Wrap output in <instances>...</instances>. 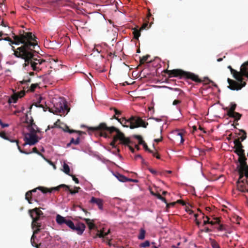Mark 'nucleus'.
<instances>
[{"instance_id": "nucleus-31", "label": "nucleus", "mask_w": 248, "mask_h": 248, "mask_svg": "<svg viewBox=\"0 0 248 248\" xmlns=\"http://www.w3.org/2000/svg\"><path fill=\"white\" fill-rule=\"evenodd\" d=\"M157 197L158 198V199L161 200L162 201L164 202H165L166 203H167V208H169L170 207V205H174L175 204V203L174 202H172V203H170V204H168L167 203V201H166V200L165 198L163 197L161 195H160L159 194H157Z\"/></svg>"}, {"instance_id": "nucleus-11", "label": "nucleus", "mask_w": 248, "mask_h": 248, "mask_svg": "<svg viewBox=\"0 0 248 248\" xmlns=\"http://www.w3.org/2000/svg\"><path fill=\"white\" fill-rule=\"evenodd\" d=\"M66 225L73 231H76L78 235H81L86 228L85 225L84 223H78L76 225H75L73 222L70 219Z\"/></svg>"}, {"instance_id": "nucleus-26", "label": "nucleus", "mask_w": 248, "mask_h": 248, "mask_svg": "<svg viewBox=\"0 0 248 248\" xmlns=\"http://www.w3.org/2000/svg\"><path fill=\"white\" fill-rule=\"evenodd\" d=\"M140 29L138 30L136 28L133 29V34L134 35V38L135 39H139V37L140 35Z\"/></svg>"}, {"instance_id": "nucleus-49", "label": "nucleus", "mask_w": 248, "mask_h": 248, "mask_svg": "<svg viewBox=\"0 0 248 248\" xmlns=\"http://www.w3.org/2000/svg\"><path fill=\"white\" fill-rule=\"evenodd\" d=\"M32 153H36L39 155H41V154L38 151L36 147H34L32 149Z\"/></svg>"}, {"instance_id": "nucleus-16", "label": "nucleus", "mask_w": 248, "mask_h": 248, "mask_svg": "<svg viewBox=\"0 0 248 248\" xmlns=\"http://www.w3.org/2000/svg\"><path fill=\"white\" fill-rule=\"evenodd\" d=\"M69 220L66 217H63L59 214L57 215L56 217V221L60 226H62L63 224L66 225Z\"/></svg>"}, {"instance_id": "nucleus-21", "label": "nucleus", "mask_w": 248, "mask_h": 248, "mask_svg": "<svg viewBox=\"0 0 248 248\" xmlns=\"http://www.w3.org/2000/svg\"><path fill=\"white\" fill-rule=\"evenodd\" d=\"M82 219L85 221L90 230H93L95 228V225L94 223V220H91L89 218H83Z\"/></svg>"}, {"instance_id": "nucleus-14", "label": "nucleus", "mask_w": 248, "mask_h": 248, "mask_svg": "<svg viewBox=\"0 0 248 248\" xmlns=\"http://www.w3.org/2000/svg\"><path fill=\"white\" fill-rule=\"evenodd\" d=\"M240 72V78L243 79V82H246L245 78L248 79V61L241 65Z\"/></svg>"}, {"instance_id": "nucleus-10", "label": "nucleus", "mask_w": 248, "mask_h": 248, "mask_svg": "<svg viewBox=\"0 0 248 248\" xmlns=\"http://www.w3.org/2000/svg\"><path fill=\"white\" fill-rule=\"evenodd\" d=\"M66 188V190H69V192L71 194H74L78 192V189H80L79 187H75L74 189L72 190L71 189H70L69 186L64 185V184H62L59 185L58 186L54 187L51 188H43V187H39L40 189L42 190V191L44 193H47V192H52L53 190H57L58 191L61 188Z\"/></svg>"}, {"instance_id": "nucleus-48", "label": "nucleus", "mask_w": 248, "mask_h": 248, "mask_svg": "<svg viewBox=\"0 0 248 248\" xmlns=\"http://www.w3.org/2000/svg\"><path fill=\"white\" fill-rule=\"evenodd\" d=\"M72 177V179H73V180L76 183V184H78L79 183V180L78 179L76 178L75 177V176L73 175H70Z\"/></svg>"}, {"instance_id": "nucleus-15", "label": "nucleus", "mask_w": 248, "mask_h": 248, "mask_svg": "<svg viewBox=\"0 0 248 248\" xmlns=\"http://www.w3.org/2000/svg\"><path fill=\"white\" fill-rule=\"evenodd\" d=\"M46 103L45 101H43L42 97L39 96L37 98V102L34 104V105L37 107L43 108L44 111H46L47 109L49 110L50 108L47 106Z\"/></svg>"}, {"instance_id": "nucleus-29", "label": "nucleus", "mask_w": 248, "mask_h": 248, "mask_svg": "<svg viewBox=\"0 0 248 248\" xmlns=\"http://www.w3.org/2000/svg\"><path fill=\"white\" fill-rule=\"evenodd\" d=\"M0 137L4 140H9L11 142H14L15 141H16V140H12V139H10V138H9L6 135V134L4 131L0 132Z\"/></svg>"}, {"instance_id": "nucleus-1", "label": "nucleus", "mask_w": 248, "mask_h": 248, "mask_svg": "<svg viewBox=\"0 0 248 248\" xmlns=\"http://www.w3.org/2000/svg\"><path fill=\"white\" fill-rule=\"evenodd\" d=\"M12 38L13 40L9 37L4 38L3 40L8 41L11 46L13 44H22L16 49L12 46V49L16 57L24 60L23 67L25 68L30 65L32 70L36 72L41 71V66L46 61L43 59H38L34 58V53L36 52L35 47H39L36 36L32 32H26L20 30L17 35L13 33Z\"/></svg>"}, {"instance_id": "nucleus-28", "label": "nucleus", "mask_w": 248, "mask_h": 248, "mask_svg": "<svg viewBox=\"0 0 248 248\" xmlns=\"http://www.w3.org/2000/svg\"><path fill=\"white\" fill-rule=\"evenodd\" d=\"M117 179L121 182H127L128 178L126 177L124 175H123L121 174L118 173L116 175Z\"/></svg>"}, {"instance_id": "nucleus-27", "label": "nucleus", "mask_w": 248, "mask_h": 248, "mask_svg": "<svg viewBox=\"0 0 248 248\" xmlns=\"http://www.w3.org/2000/svg\"><path fill=\"white\" fill-rule=\"evenodd\" d=\"M64 131L65 132H69V133H77L79 134V135H81L82 133H84V132L81 131H76L74 130H71L69 129V127L68 126H65V128L64 129Z\"/></svg>"}, {"instance_id": "nucleus-32", "label": "nucleus", "mask_w": 248, "mask_h": 248, "mask_svg": "<svg viewBox=\"0 0 248 248\" xmlns=\"http://www.w3.org/2000/svg\"><path fill=\"white\" fill-rule=\"evenodd\" d=\"M63 171L67 175H71L70 174V168L69 166L65 163L63 165Z\"/></svg>"}, {"instance_id": "nucleus-9", "label": "nucleus", "mask_w": 248, "mask_h": 248, "mask_svg": "<svg viewBox=\"0 0 248 248\" xmlns=\"http://www.w3.org/2000/svg\"><path fill=\"white\" fill-rule=\"evenodd\" d=\"M30 133H27L25 134L24 137V140L25 143L24 145L29 144L30 145H33L37 143L39 141L38 137L36 134L40 133V129L35 130L34 127L30 129Z\"/></svg>"}, {"instance_id": "nucleus-60", "label": "nucleus", "mask_w": 248, "mask_h": 248, "mask_svg": "<svg viewBox=\"0 0 248 248\" xmlns=\"http://www.w3.org/2000/svg\"><path fill=\"white\" fill-rule=\"evenodd\" d=\"M79 207L85 213L86 215H87V214H90V213L88 212L86 209L83 208L81 206H79Z\"/></svg>"}, {"instance_id": "nucleus-12", "label": "nucleus", "mask_w": 248, "mask_h": 248, "mask_svg": "<svg viewBox=\"0 0 248 248\" xmlns=\"http://www.w3.org/2000/svg\"><path fill=\"white\" fill-rule=\"evenodd\" d=\"M69 109L70 108H68L67 104L63 102L60 104H57V106H55V110H53L52 108H49V111L54 114H58L61 113H64L65 110L68 112Z\"/></svg>"}, {"instance_id": "nucleus-38", "label": "nucleus", "mask_w": 248, "mask_h": 248, "mask_svg": "<svg viewBox=\"0 0 248 248\" xmlns=\"http://www.w3.org/2000/svg\"><path fill=\"white\" fill-rule=\"evenodd\" d=\"M14 142H16L17 148L20 153L25 154H29L31 153V152H27L26 151L22 150L21 149V147L19 145L18 140H16V141H15Z\"/></svg>"}, {"instance_id": "nucleus-35", "label": "nucleus", "mask_w": 248, "mask_h": 248, "mask_svg": "<svg viewBox=\"0 0 248 248\" xmlns=\"http://www.w3.org/2000/svg\"><path fill=\"white\" fill-rule=\"evenodd\" d=\"M30 217L32 218V222L31 223H36L37 222H39V220L41 218L40 217L37 216L36 215L35 217L34 216V215L33 214H30Z\"/></svg>"}, {"instance_id": "nucleus-8", "label": "nucleus", "mask_w": 248, "mask_h": 248, "mask_svg": "<svg viewBox=\"0 0 248 248\" xmlns=\"http://www.w3.org/2000/svg\"><path fill=\"white\" fill-rule=\"evenodd\" d=\"M39 187H43V186H39L31 190L28 191L25 195V199L28 201L29 203H32L31 200L33 199L34 201L37 202L42 201L44 198V193L42 190L40 189ZM43 188H45L43 187Z\"/></svg>"}, {"instance_id": "nucleus-7", "label": "nucleus", "mask_w": 248, "mask_h": 248, "mask_svg": "<svg viewBox=\"0 0 248 248\" xmlns=\"http://www.w3.org/2000/svg\"><path fill=\"white\" fill-rule=\"evenodd\" d=\"M234 143H235V146L237 148L236 150L235 151V153L239 156L238 162L239 163H241L244 167H245V169H246L245 173L246 177L248 178V165L247 163V158L245 156V150L243 149V146L238 140H235Z\"/></svg>"}, {"instance_id": "nucleus-50", "label": "nucleus", "mask_w": 248, "mask_h": 248, "mask_svg": "<svg viewBox=\"0 0 248 248\" xmlns=\"http://www.w3.org/2000/svg\"><path fill=\"white\" fill-rule=\"evenodd\" d=\"M148 170L150 171L151 173H152L153 174L155 175L157 173V172L156 170H154V169L149 168Z\"/></svg>"}, {"instance_id": "nucleus-2", "label": "nucleus", "mask_w": 248, "mask_h": 248, "mask_svg": "<svg viewBox=\"0 0 248 248\" xmlns=\"http://www.w3.org/2000/svg\"><path fill=\"white\" fill-rule=\"evenodd\" d=\"M88 130L93 132H97L99 133L100 136L105 138L108 137V133L111 134L114 132H116V135L113 137V140L110 144L113 148H116L115 143L118 140H120L121 143L124 145H128V144H130L131 142L130 139L125 138L124 134L116 127L114 126L108 127L105 123H100L98 126L96 127H88Z\"/></svg>"}, {"instance_id": "nucleus-39", "label": "nucleus", "mask_w": 248, "mask_h": 248, "mask_svg": "<svg viewBox=\"0 0 248 248\" xmlns=\"http://www.w3.org/2000/svg\"><path fill=\"white\" fill-rule=\"evenodd\" d=\"M150 57V55H147L146 56H143L142 58H140V63L143 64L145 62H146L148 58Z\"/></svg>"}, {"instance_id": "nucleus-41", "label": "nucleus", "mask_w": 248, "mask_h": 248, "mask_svg": "<svg viewBox=\"0 0 248 248\" xmlns=\"http://www.w3.org/2000/svg\"><path fill=\"white\" fill-rule=\"evenodd\" d=\"M140 246L142 248L149 247L150 246V242L148 240H146L144 242L141 243Z\"/></svg>"}, {"instance_id": "nucleus-54", "label": "nucleus", "mask_w": 248, "mask_h": 248, "mask_svg": "<svg viewBox=\"0 0 248 248\" xmlns=\"http://www.w3.org/2000/svg\"><path fill=\"white\" fill-rule=\"evenodd\" d=\"M181 102V101L180 100H174L173 101V103H172V104L173 105H176L178 104H180V103Z\"/></svg>"}, {"instance_id": "nucleus-13", "label": "nucleus", "mask_w": 248, "mask_h": 248, "mask_svg": "<svg viewBox=\"0 0 248 248\" xmlns=\"http://www.w3.org/2000/svg\"><path fill=\"white\" fill-rule=\"evenodd\" d=\"M148 13L147 15L146 18L145 19L144 23L142 24L141 27H140V30H143L146 29V28H149L151 27V25L153 23V21L151 20V19L153 20L154 17H152V14L150 12V10L148 9Z\"/></svg>"}, {"instance_id": "nucleus-33", "label": "nucleus", "mask_w": 248, "mask_h": 248, "mask_svg": "<svg viewBox=\"0 0 248 248\" xmlns=\"http://www.w3.org/2000/svg\"><path fill=\"white\" fill-rule=\"evenodd\" d=\"M134 138L139 140V144L140 145H143L145 142L143 140L142 138L140 135H135L133 136Z\"/></svg>"}, {"instance_id": "nucleus-43", "label": "nucleus", "mask_w": 248, "mask_h": 248, "mask_svg": "<svg viewBox=\"0 0 248 248\" xmlns=\"http://www.w3.org/2000/svg\"><path fill=\"white\" fill-rule=\"evenodd\" d=\"M226 226L223 224H219L218 227L217 228V230L220 231H225L226 230Z\"/></svg>"}, {"instance_id": "nucleus-36", "label": "nucleus", "mask_w": 248, "mask_h": 248, "mask_svg": "<svg viewBox=\"0 0 248 248\" xmlns=\"http://www.w3.org/2000/svg\"><path fill=\"white\" fill-rule=\"evenodd\" d=\"M146 232L143 229H140V234L138 236V238L140 240H143L145 238Z\"/></svg>"}, {"instance_id": "nucleus-20", "label": "nucleus", "mask_w": 248, "mask_h": 248, "mask_svg": "<svg viewBox=\"0 0 248 248\" xmlns=\"http://www.w3.org/2000/svg\"><path fill=\"white\" fill-rule=\"evenodd\" d=\"M239 131L243 133V134L242 136H241L240 138H238L237 139H235L234 140V141H233V143L234 144V148H235V150L234 151V153H235V151L237 149V148H236V147L235 146V143H234V141H235V140H238L239 141V142L241 143V142L244 141L247 138V133H246V131L244 130H243V129H240V130H239Z\"/></svg>"}, {"instance_id": "nucleus-56", "label": "nucleus", "mask_w": 248, "mask_h": 248, "mask_svg": "<svg viewBox=\"0 0 248 248\" xmlns=\"http://www.w3.org/2000/svg\"><path fill=\"white\" fill-rule=\"evenodd\" d=\"M127 182H138V180L136 179H133L130 178H128Z\"/></svg>"}, {"instance_id": "nucleus-59", "label": "nucleus", "mask_w": 248, "mask_h": 248, "mask_svg": "<svg viewBox=\"0 0 248 248\" xmlns=\"http://www.w3.org/2000/svg\"><path fill=\"white\" fill-rule=\"evenodd\" d=\"M130 144H128V145H126L128 147H129V149H130V150L131 151V152L132 153H134V151H135V150L130 145H129Z\"/></svg>"}, {"instance_id": "nucleus-55", "label": "nucleus", "mask_w": 248, "mask_h": 248, "mask_svg": "<svg viewBox=\"0 0 248 248\" xmlns=\"http://www.w3.org/2000/svg\"><path fill=\"white\" fill-rule=\"evenodd\" d=\"M152 154H153V155L154 157H155L157 159H160V156H159V155L157 154L156 152H153V153H152Z\"/></svg>"}, {"instance_id": "nucleus-19", "label": "nucleus", "mask_w": 248, "mask_h": 248, "mask_svg": "<svg viewBox=\"0 0 248 248\" xmlns=\"http://www.w3.org/2000/svg\"><path fill=\"white\" fill-rule=\"evenodd\" d=\"M236 106L237 105L235 103H231L230 108H225V110L227 111V114L228 116H232V113L235 112V109L236 108Z\"/></svg>"}, {"instance_id": "nucleus-30", "label": "nucleus", "mask_w": 248, "mask_h": 248, "mask_svg": "<svg viewBox=\"0 0 248 248\" xmlns=\"http://www.w3.org/2000/svg\"><path fill=\"white\" fill-rule=\"evenodd\" d=\"M80 136V135H79V134H78V136L76 140H75L74 138H71L70 141L69 143H68L67 144V146H69L70 144H73L75 145L78 144L79 143V139H80L79 136Z\"/></svg>"}, {"instance_id": "nucleus-34", "label": "nucleus", "mask_w": 248, "mask_h": 248, "mask_svg": "<svg viewBox=\"0 0 248 248\" xmlns=\"http://www.w3.org/2000/svg\"><path fill=\"white\" fill-rule=\"evenodd\" d=\"M209 240L211 242V245L213 248H220L218 244L214 239L210 238Z\"/></svg>"}, {"instance_id": "nucleus-51", "label": "nucleus", "mask_w": 248, "mask_h": 248, "mask_svg": "<svg viewBox=\"0 0 248 248\" xmlns=\"http://www.w3.org/2000/svg\"><path fill=\"white\" fill-rule=\"evenodd\" d=\"M17 95L18 96V98H21L25 95V92L24 91H21Z\"/></svg>"}, {"instance_id": "nucleus-40", "label": "nucleus", "mask_w": 248, "mask_h": 248, "mask_svg": "<svg viewBox=\"0 0 248 248\" xmlns=\"http://www.w3.org/2000/svg\"><path fill=\"white\" fill-rule=\"evenodd\" d=\"M38 86V84H32L31 85V87H30V88L29 89V90L31 91V92H34V90H35V89L37 88V87Z\"/></svg>"}, {"instance_id": "nucleus-22", "label": "nucleus", "mask_w": 248, "mask_h": 248, "mask_svg": "<svg viewBox=\"0 0 248 248\" xmlns=\"http://www.w3.org/2000/svg\"><path fill=\"white\" fill-rule=\"evenodd\" d=\"M29 214H35L36 216L41 217L43 215V213L39 209V208L35 207L33 209L29 210Z\"/></svg>"}, {"instance_id": "nucleus-52", "label": "nucleus", "mask_w": 248, "mask_h": 248, "mask_svg": "<svg viewBox=\"0 0 248 248\" xmlns=\"http://www.w3.org/2000/svg\"><path fill=\"white\" fill-rule=\"evenodd\" d=\"M207 219L206 220H204L203 221V225H206L207 224H209V220L210 218L208 216L205 217Z\"/></svg>"}, {"instance_id": "nucleus-23", "label": "nucleus", "mask_w": 248, "mask_h": 248, "mask_svg": "<svg viewBox=\"0 0 248 248\" xmlns=\"http://www.w3.org/2000/svg\"><path fill=\"white\" fill-rule=\"evenodd\" d=\"M25 122L29 124L28 128H29V130L30 128L34 127L33 126H32V124H34L33 119H32V118H31V119L29 120L27 115H26V119Z\"/></svg>"}, {"instance_id": "nucleus-45", "label": "nucleus", "mask_w": 248, "mask_h": 248, "mask_svg": "<svg viewBox=\"0 0 248 248\" xmlns=\"http://www.w3.org/2000/svg\"><path fill=\"white\" fill-rule=\"evenodd\" d=\"M143 148L146 151H148V152L150 153H153V151L151 150H150L147 144L146 143H145L143 145Z\"/></svg>"}, {"instance_id": "nucleus-5", "label": "nucleus", "mask_w": 248, "mask_h": 248, "mask_svg": "<svg viewBox=\"0 0 248 248\" xmlns=\"http://www.w3.org/2000/svg\"><path fill=\"white\" fill-rule=\"evenodd\" d=\"M118 122L124 127H130L131 129L139 127L146 128L148 125V123L144 122L141 118L135 116H131L128 120L125 118H122L118 120Z\"/></svg>"}, {"instance_id": "nucleus-62", "label": "nucleus", "mask_w": 248, "mask_h": 248, "mask_svg": "<svg viewBox=\"0 0 248 248\" xmlns=\"http://www.w3.org/2000/svg\"><path fill=\"white\" fill-rule=\"evenodd\" d=\"M0 125L1 126V127L2 128H4V127H8L9 126V124H4V123H2L1 124H0Z\"/></svg>"}, {"instance_id": "nucleus-17", "label": "nucleus", "mask_w": 248, "mask_h": 248, "mask_svg": "<svg viewBox=\"0 0 248 248\" xmlns=\"http://www.w3.org/2000/svg\"><path fill=\"white\" fill-rule=\"evenodd\" d=\"M31 226L32 229L34 230L33 233L38 234L41 229H44L41 222H37L36 223H31Z\"/></svg>"}, {"instance_id": "nucleus-64", "label": "nucleus", "mask_w": 248, "mask_h": 248, "mask_svg": "<svg viewBox=\"0 0 248 248\" xmlns=\"http://www.w3.org/2000/svg\"><path fill=\"white\" fill-rule=\"evenodd\" d=\"M32 126H33L35 128V130H37V129H39L37 126L36 125V124L34 123V124H32Z\"/></svg>"}, {"instance_id": "nucleus-25", "label": "nucleus", "mask_w": 248, "mask_h": 248, "mask_svg": "<svg viewBox=\"0 0 248 248\" xmlns=\"http://www.w3.org/2000/svg\"><path fill=\"white\" fill-rule=\"evenodd\" d=\"M232 116H229V117L230 118H234L235 121H238V120H239L241 119V118L242 117V115L240 113L235 112V111L232 113Z\"/></svg>"}, {"instance_id": "nucleus-4", "label": "nucleus", "mask_w": 248, "mask_h": 248, "mask_svg": "<svg viewBox=\"0 0 248 248\" xmlns=\"http://www.w3.org/2000/svg\"><path fill=\"white\" fill-rule=\"evenodd\" d=\"M228 68L230 70L231 74L233 77L236 80H234L229 78L227 79V81L229 84L228 88L232 90H240L243 87L246 85V82H243V79L240 78V72L233 69L231 66H228Z\"/></svg>"}, {"instance_id": "nucleus-42", "label": "nucleus", "mask_w": 248, "mask_h": 248, "mask_svg": "<svg viewBox=\"0 0 248 248\" xmlns=\"http://www.w3.org/2000/svg\"><path fill=\"white\" fill-rule=\"evenodd\" d=\"M215 221L209 220V224H211L212 225H215L216 224H219L220 220H219V218H215Z\"/></svg>"}, {"instance_id": "nucleus-37", "label": "nucleus", "mask_w": 248, "mask_h": 248, "mask_svg": "<svg viewBox=\"0 0 248 248\" xmlns=\"http://www.w3.org/2000/svg\"><path fill=\"white\" fill-rule=\"evenodd\" d=\"M97 233L96 234V236L99 238H104L105 237V232H104V229L103 228L102 230L99 231L97 230Z\"/></svg>"}, {"instance_id": "nucleus-18", "label": "nucleus", "mask_w": 248, "mask_h": 248, "mask_svg": "<svg viewBox=\"0 0 248 248\" xmlns=\"http://www.w3.org/2000/svg\"><path fill=\"white\" fill-rule=\"evenodd\" d=\"M90 202L92 203H95L100 210L103 209V200L102 199L92 197Z\"/></svg>"}, {"instance_id": "nucleus-46", "label": "nucleus", "mask_w": 248, "mask_h": 248, "mask_svg": "<svg viewBox=\"0 0 248 248\" xmlns=\"http://www.w3.org/2000/svg\"><path fill=\"white\" fill-rule=\"evenodd\" d=\"M111 110H113L115 112V115H120L121 114V111L120 110H118L117 109H116L115 108H111Z\"/></svg>"}, {"instance_id": "nucleus-61", "label": "nucleus", "mask_w": 248, "mask_h": 248, "mask_svg": "<svg viewBox=\"0 0 248 248\" xmlns=\"http://www.w3.org/2000/svg\"><path fill=\"white\" fill-rule=\"evenodd\" d=\"M140 158L142 159V163H143V162H144V160L142 159V156H141L140 155H136V156H135V159H138V158Z\"/></svg>"}, {"instance_id": "nucleus-24", "label": "nucleus", "mask_w": 248, "mask_h": 248, "mask_svg": "<svg viewBox=\"0 0 248 248\" xmlns=\"http://www.w3.org/2000/svg\"><path fill=\"white\" fill-rule=\"evenodd\" d=\"M18 99V96L16 93L13 94L8 100L9 103H16Z\"/></svg>"}, {"instance_id": "nucleus-47", "label": "nucleus", "mask_w": 248, "mask_h": 248, "mask_svg": "<svg viewBox=\"0 0 248 248\" xmlns=\"http://www.w3.org/2000/svg\"><path fill=\"white\" fill-rule=\"evenodd\" d=\"M31 245L33 247L35 248H38V247H39V246L41 245L40 244H37L35 242L34 240H31Z\"/></svg>"}, {"instance_id": "nucleus-53", "label": "nucleus", "mask_w": 248, "mask_h": 248, "mask_svg": "<svg viewBox=\"0 0 248 248\" xmlns=\"http://www.w3.org/2000/svg\"><path fill=\"white\" fill-rule=\"evenodd\" d=\"M201 231L202 232H211V230L208 227H206V228H205L204 230H201Z\"/></svg>"}, {"instance_id": "nucleus-57", "label": "nucleus", "mask_w": 248, "mask_h": 248, "mask_svg": "<svg viewBox=\"0 0 248 248\" xmlns=\"http://www.w3.org/2000/svg\"><path fill=\"white\" fill-rule=\"evenodd\" d=\"M177 203H181V204H182L183 205H185L186 204L185 203V202L182 200H179L177 201Z\"/></svg>"}, {"instance_id": "nucleus-63", "label": "nucleus", "mask_w": 248, "mask_h": 248, "mask_svg": "<svg viewBox=\"0 0 248 248\" xmlns=\"http://www.w3.org/2000/svg\"><path fill=\"white\" fill-rule=\"evenodd\" d=\"M176 134L177 135L179 136L180 138L183 137V133L181 132L177 131Z\"/></svg>"}, {"instance_id": "nucleus-3", "label": "nucleus", "mask_w": 248, "mask_h": 248, "mask_svg": "<svg viewBox=\"0 0 248 248\" xmlns=\"http://www.w3.org/2000/svg\"><path fill=\"white\" fill-rule=\"evenodd\" d=\"M164 72L168 75L169 78H186L190 79L192 81L197 83L205 82L207 81H209V82H212L207 77H205L203 79H202L199 78L198 75H195L193 73L186 72L179 69L173 70L166 69L164 70Z\"/></svg>"}, {"instance_id": "nucleus-6", "label": "nucleus", "mask_w": 248, "mask_h": 248, "mask_svg": "<svg viewBox=\"0 0 248 248\" xmlns=\"http://www.w3.org/2000/svg\"><path fill=\"white\" fill-rule=\"evenodd\" d=\"M241 163H239L237 165L236 170L239 175L238 180L237 182V187L239 191L242 192H247L248 193V188H247V186L245 184L246 182L248 185V182L246 180L242 179L244 176L246 177V170Z\"/></svg>"}, {"instance_id": "nucleus-58", "label": "nucleus", "mask_w": 248, "mask_h": 248, "mask_svg": "<svg viewBox=\"0 0 248 248\" xmlns=\"http://www.w3.org/2000/svg\"><path fill=\"white\" fill-rule=\"evenodd\" d=\"M162 137L160 136V138L155 139L154 141L156 142H160L161 141H162Z\"/></svg>"}, {"instance_id": "nucleus-44", "label": "nucleus", "mask_w": 248, "mask_h": 248, "mask_svg": "<svg viewBox=\"0 0 248 248\" xmlns=\"http://www.w3.org/2000/svg\"><path fill=\"white\" fill-rule=\"evenodd\" d=\"M31 81V79L30 78H28L27 79H24L23 80L20 81V83L21 84H26L27 83L30 82Z\"/></svg>"}]
</instances>
